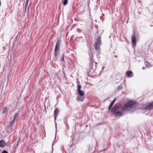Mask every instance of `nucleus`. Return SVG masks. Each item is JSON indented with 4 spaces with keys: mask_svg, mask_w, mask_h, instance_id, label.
Wrapping results in <instances>:
<instances>
[{
    "mask_svg": "<svg viewBox=\"0 0 153 153\" xmlns=\"http://www.w3.org/2000/svg\"><path fill=\"white\" fill-rule=\"evenodd\" d=\"M149 105H153V102H152L151 104H149Z\"/></svg>",
    "mask_w": 153,
    "mask_h": 153,
    "instance_id": "393cba45",
    "label": "nucleus"
},
{
    "mask_svg": "<svg viewBox=\"0 0 153 153\" xmlns=\"http://www.w3.org/2000/svg\"><path fill=\"white\" fill-rule=\"evenodd\" d=\"M2 153H8L5 150H4L2 152Z\"/></svg>",
    "mask_w": 153,
    "mask_h": 153,
    "instance_id": "b1692460",
    "label": "nucleus"
},
{
    "mask_svg": "<svg viewBox=\"0 0 153 153\" xmlns=\"http://www.w3.org/2000/svg\"><path fill=\"white\" fill-rule=\"evenodd\" d=\"M124 104L123 105H134L136 103L134 101L129 100L127 99L125 100Z\"/></svg>",
    "mask_w": 153,
    "mask_h": 153,
    "instance_id": "20e7f679",
    "label": "nucleus"
},
{
    "mask_svg": "<svg viewBox=\"0 0 153 153\" xmlns=\"http://www.w3.org/2000/svg\"><path fill=\"white\" fill-rule=\"evenodd\" d=\"M76 84H77V88H78V85H80V83H79V80L78 79H77Z\"/></svg>",
    "mask_w": 153,
    "mask_h": 153,
    "instance_id": "a211bd4d",
    "label": "nucleus"
},
{
    "mask_svg": "<svg viewBox=\"0 0 153 153\" xmlns=\"http://www.w3.org/2000/svg\"><path fill=\"white\" fill-rule=\"evenodd\" d=\"M126 75L129 77H132L133 75L132 72L131 71H128L127 72Z\"/></svg>",
    "mask_w": 153,
    "mask_h": 153,
    "instance_id": "f8f14e48",
    "label": "nucleus"
},
{
    "mask_svg": "<svg viewBox=\"0 0 153 153\" xmlns=\"http://www.w3.org/2000/svg\"><path fill=\"white\" fill-rule=\"evenodd\" d=\"M12 131V129L10 127H9L8 129L7 130V132L10 133Z\"/></svg>",
    "mask_w": 153,
    "mask_h": 153,
    "instance_id": "412c9836",
    "label": "nucleus"
},
{
    "mask_svg": "<svg viewBox=\"0 0 153 153\" xmlns=\"http://www.w3.org/2000/svg\"><path fill=\"white\" fill-rule=\"evenodd\" d=\"M107 100V99H106L104 101H106Z\"/></svg>",
    "mask_w": 153,
    "mask_h": 153,
    "instance_id": "c85d7f7f",
    "label": "nucleus"
},
{
    "mask_svg": "<svg viewBox=\"0 0 153 153\" xmlns=\"http://www.w3.org/2000/svg\"><path fill=\"white\" fill-rule=\"evenodd\" d=\"M123 115V113L120 110L118 111L115 113V116L117 117H120Z\"/></svg>",
    "mask_w": 153,
    "mask_h": 153,
    "instance_id": "1a4fd4ad",
    "label": "nucleus"
},
{
    "mask_svg": "<svg viewBox=\"0 0 153 153\" xmlns=\"http://www.w3.org/2000/svg\"><path fill=\"white\" fill-rule=\"evenodd\" d=\"M115 98L114 99V100L112 102H111V103L109 105H113L114 104V103L115 102Z\"/></svg>",
    "mask_w": 153,
    "mask_h": 153,
    "instance_id": "f3484780",
    "label": "nucleus"
},
{
    "mask_svg": "<svg viewBox=\"0 0 153 153\" xmlns=\"http://www.w3.org/2000/svg\"><path fill=\"white\" fill-rule=\"evenodd\" d=\"M85 99L84 95L83 96H79L77 98V100L78 101H83Z\"/></svg>",
    "mask_w": 153,
    "mask_h": 153,
    "instance_id": "9d476101",
    "label": "nucleus"
},
{
    "mask_svg": "<svg viewBox=\"0 0 153 153\" xmlns=\"http://www.w3.org/2000/svg\"><path fill=\"white\" fill-rule=\"evenodd\" d=\"M143 69H144V68L143 67Z\"/></svg>",
    "mask_w": 153,
    "mask_h": 153,
    "instance_id": "7c9ffc66",
    "label": "nucleus"
},
{
    "mask_svg": "<svg viewBox=\"0 0 153 153\" xmlns=\"http://www.w3.org/2000/svg\"><path fill=\"white\" fill-rule=\"evenodd\" d=\"M29 0H26V3L25 4V6L24 7L25 9V13L27 10V7L28 4Z\"/></svg>",
    "mask_w": 153,
    "mask_h": 153,
    "instance_id": "2eb2a0df",
    "label": "nucleus"
},
{
    "mask_svg": "<svg viewBox=\"0 0 153 153\" xmlns=\"http://www.w3.org/2000/svg\"><path fill=\"white\" fill-rule=\"evenodd\" d=\"M122 89V85L119 86L117 88V90H120Z\"/></svg>",
    "mask_w": 153,
    "mask_h": 153,
    "instance_id": "aec40b11",
    "label": "nucleus"
},
{
    "mask_svg": "<svg viewBox=\"0 0 153 153\" xmlns=\"http://www.w3.org/2000/svg\"><path fill=\"white\" fill-rule=\"evenodd\" d=\"M145 107L144 108V109H147L148 108H150L151 107H153V106H145Z\"/></svg>",
    "mask_w": 153,
    "mask_h": 153,
    "instance_id": "6ab92c4d",
    "label": "nucleus"
},
{
    "mask_svg": "<svg viewBox=\"0 0 153 153\" xmlns=\"http://www.w3.org/2000/svg\"><path fill=\"white\" fill-rule=\"evenodd\" d=\"M9 107H5L4 108L3 111V113L4 114L7 112L8 111V110L9 109Z\"/></svg>",
    "mask_w": 153,
    "mask_h": 153,
    "instance_id": "ddd939ff",
    "label": "nucleus"
},
{
    "mask_svg": "<svg viewBox=\"0 0 153 153\" xmlns=\"http://www.w3.org/2000/svg\"><path fill=\"white\" fill-rule=\"evenodd\" d=\"M59 113V111L58 108H56L54 111V118L55 119V122L56 123V118L57 117V116ZM56 129H57V126L56 125Z\"/></svg>",
    "mask_w": 153,
    "mask_h": 153,
    "instance_id": "423d86ee",
    "label": "nucleus"
},
{
    "mask_svg": "<svg viewBox=\"0 0 153 153\" xmlns=\"http://www.w3.org/2000/svg\"><path fill=\"white\" fill-rule=\"evenodd\" d=\"M115 57H117V56L116 55H115Z\"/></svg>",
    "mask_w": 153,
    "mask_h": 153,
    "instance_id": "c756f323",
    "label": "nucleus"
},
{
    "mask_svg": "<svg viewBox=\"0 0 153 153\" xmlns=\"http://www.w3.org/2000/svg\"><path fill=\"white\" fill-rule=\"evenodd\" d=\"M5 145V142L3 140H0V147H2L4 146Z\"/></svg>",
    "mask_w": 153,
    "mask_h": 153,
    "instance_id": "4468645a",
    "label": "nucleus"
},
{
    "mask_svg": "<svg viewBox=\"0 0 153 153\" xmlns=\"http://www.w3.org/2000/svg\"><path fill=\"white\" fill-rule=\"evenodd\" d=\"M102 14V15L104 16V15L103 14Z\"/></svg>",
    "mask_w": 153,
    "mask_h": 153,
    "instance_id": "2f4dec72",
    "label": "nucleus"
},
{
    "mask_svg": "<svg viewBox=\"0 0 153 153\" xmlns=\"http://www.w3.org/2000/svg\"><path fill=\"white\" fill-rule=\"evenodd\" d=\"M60 44V41L59 40L57 42L54 50V56L56 59L59 53V48Z\"/></svg>",
    "mask_w": 153,
    "mask_h": 153,
    "instance_id": "f03ea898",
    "label": "nucleus"
},
{
    "mask_svg": "<svg viewBox=\"0 0 153 153\" xmlns=\"http://www.w3.org/2000/svg\"><path fill=\"white\" fill-rule=\"evenodd\" d=\"M95 63L96 65H97V63L96 62H95Z\"/></svg>",
    "mask_w": 153,
    "mask_h": 153,
    "instance_id": "bb28decb",
    "label": "nucleus"
},
{
    "mask_svg": "<svg viewBox=\"0 0 153 153\" xmlns=\"http://www.w3.org/2000/svg\"><path fill=\"white\" fill-rule=\"evenodd\" d=\"M19 115V113H16L13 116V119H11V120L10 121V126H12L13 123H14L16 118Z\"/></svg>",
    "mask_w": 153,
    "mask_h": 153,
    "instance_id": "0eeeda50",
    "label": "nucleus"
},
{
    "mask_svg": "<svg viewBox=\"0 0 153 153\" xmlns=\"http://www.w3.org/2000/svg\"><path fill=\"white\" fill-rule=\"evenodd\" d=\"M138 39L135 36L134 33L131 37V41L133 46H134L136 45V41Z\"/></svg>",
    "mask_w": 153,
    "mask_h": 153,
    "instance_id": "39448f33",
    "label": "nucleus"
},
{
    "mask_svg": "<svg viewBox=\"0 0 153 153\" xmlns=\"http://www.w3.org/2000/svg\"><path fill=\"white\" fill-rule=\"evenodd\" d=\"M93 56L92 55H90V65L91 66H93V64L94 62V59L93 58Z\"/></svg>",
    "mask_w": 153,
    "mask_h": 153,
    "instance_id": "9b49d317",
    "label": "nucleus"
},
{
    "mask_svg": "<svg viewBox=\"0 0 153 153\" xmlns=\"http://www.w3.org/2000/svg\"><path fill=\"white\" fill-rule=\"evenodd\" d=\"M145 64L146 66L148 67H149V63L147 62H145Z\"/></svg>",
    "mask_w": 153,
    "mask_h": 153,
    "instance_id": "5701e85b",
    "label": "nucleus"
},
{
    "mask_svg": "<svg viewBox=\"0 0 153 153\" xmlns=\"http://www.w3.org/2000/svg\"><path fill=\"white\" fill-rule=\"evenodd\" d=\"M61 61L62 62H64L65 61L64 54L62 56L61 58Z\"/></svg>",
    "mask_w": 153,
    "mask_h": 153,
    "instance_id": "4be33fe9",
    "label": "nucleus"
},
{
    "mask_svg": "<svg viewBox=\"0 0 153 153\" xmlns=\"http://www.w3.org/2000/svg\"><path fill=\"white\" fill-rule=\"evenodd\" d=\"M105 67H103V68H102V70H103V69Z\"/></svg>",
    "mask_w": 153,
    "mask_h": 153,
    "instance_id": "cd10ccee",
    "label": "nucleus"
},
{
    "mask_svg": "<svg viewBox=\"0 0 153 153\" xmlns=\"http://www.w3.org/2000/svg\"><path fill=\"white\" fill-rule=\"evenodd\" d=\"M108 110L111 112L118 110L121 108L122 111H131L136 106H109Z\"/></svg>",
    "mask_w": 153,
    "mask_h": 153,
    "instance_id": "f257e3e1",
    "label": "nucleus"
},
{
    "mask_svg": "<svg viewBox=\"0 0 153 153\" xmlns=\"http://www.w3.org/2000/svg\"><path fill=\"white\" fill-rule=\"evenodd\" d=\"M101 45V37L99 36L96 40L95 43V48L97 50H100V46Z\"/></svg>",
    "mask_w": 153,
    "mask_h": 153,
    "instance_id": "7ed1b4c3",
    "label": "nucleus"
},
{
    "mask_svg": "<svg viewBox=\"0 0 153 153\" xmlns=\"http://www.w3.org/2000/svg\"><path fill=\"white\" fill-rule=\"evenodd\" d=\"M81 85H78L77 91L78 93L79 96H83L84 95V92L81 90Z\"/></svg>",
    "mask_w": 153,
    "mask_h": 153,
    "instance_id": "6e6552de",
    "label": "nucleus"
},
{
    "mask_svg": "<svg viewBox=\"0 0 153 153\" xmlns=\"http://www.w3.org/2000/svg\"><path fill=\"white\" fill-rule=\"evenodd\" d=\"M68 0H65L63 2V4L64 5H65L67 4L68 3Z\"/></svg>",
    "mask_w": 153,
    "mask_h": 153,
    "instance_id": "dca6fc26",
    "label": "nucleus"
},
{
    "mask_svg": "<svg viewBox=\"0 0 153 153\" xmlns=\"http://www.w3.org/2000/svg\"><path fill=\"white\" fill-rule=\"evenodd\" d=\"M100 52L99 51V52H98V53L97 54V57L98 56V55H100Z\"/></svg>",
    "mask_w": 153,
    "mask_h": 153,
    "instance_id": "a878e982",
    "label": "nucleus"
}]
</instances>
